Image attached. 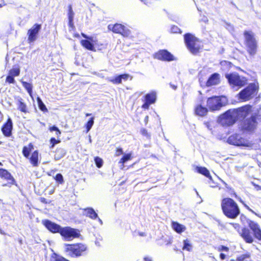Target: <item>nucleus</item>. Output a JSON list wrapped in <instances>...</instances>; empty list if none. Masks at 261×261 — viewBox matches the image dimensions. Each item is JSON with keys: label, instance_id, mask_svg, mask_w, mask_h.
Here are the masks:
<instances>
[{"label": "nucleus", "instance_id": "c85d7f7f", "mask_svg": "<svg viewBox=\"0 0 261 261\" xmlns=\"http://www.w3.org/2000/svg\"><path fill=\"white\" fill-rule=\"evenodd\" d=\"M133 159L132 153L131 152L125 153L120 159L118 163L121 165V169L124 167V164Z\"/></svg>", "mask_w": 261, "mask_h": 261}, {"label": "nucleus", "instance_id": "393cba45", "mask_svg": "<svg viewBox=\"0 0 261 261\" xmlns=\"http://www.w3.org/2000/svg\"><path fill=\"white\" fill-rule=\"evenodd\" d=\"M194 114L199 117H204L208 113V109L200 104L197 105L194 108Z\"/></svg>", "mask_w": 261, "mask_h": 261}, {"label": "nucleus", "instance_id": "f8f14e48", "mask_svg": "<svg viewBox=\"0 0 261 261\" xmlns=\"http://www.w3.org/2000/svg\"><path fill=\"white\" fill-rule=\"evenodd\" d=\"M230 224L246 243L251 244L254 242L251 232L248 228L246 227L241 228L240 225L237 223H232Z\"/></svg>", "mask_w": 261, "mask_h": 261}, {"label": "nucleus", "instance_id": "412c9836", "mask_svg": "<svg viewBox=\"0 0 261 261\" xmlns=\"http://www.w3.org/2000/svg\"><path fill=\"white\" fill-rule=\"evenodd\" d=\"M13 122L9 117L1 127V131L5 137H10L12 135Z\"/></svg>", "mask_w": 261, "mask_h": 261}, {"label": "nucleus", "instance_id": "c03bdc74", "mask_svg": "<svg viewBox=\"0 0 261 261\" xmlns=\"http://www.w3.org/2000/svg\"><path fill=\"white\" fill-rule=\"evenodd\" d=\"M123 154V151L121 147H118L116 148L115 152V156H117V157Z\"/></svg>", "mask_w": 261, "mask_h": 261}, {"label": "nucleus", "instance_id": "f704fd0d", "mask_svg": "<svg viewBox=\"0 0 261 261\" xmlns=\"http://www.w3.org/2000/svg\"><path fill=\"white\" fill-rule=\"evenodd\" d=\"M23 87L26 89L31 97H32L33 86L31 83L22 81L21 82Z\"/></svg>", "mask_w": 261, "mask_h": 261}, {"label": "nucleus", "instance_id": "bb28decb", "mask_svg": "<svg viewBox=\"0 0 261 261\" xmlns=\"http://www.w3.org/2000/svg\"><path fill=\"white\" fill-rule=\"evenodd\" d=\"M172 228L177 233L180 234L186 229V227L184 225H182L176 221H172L171 222Z\"/></svg>", "mask_w": 261, "mask_h": 261}, {"label": "nucleus", "instance_id": "79ce46f5", "mask_svg": "<svg viewBox=\"0 0 261 261\" xmlns=\"http://www.w3.org/2000/svg\"><path fill=\"white\" fill-rule=\"evenodd\" d=\"M55 179L60 184H62L64 182L63 177L61 173L57 174L55 177Z\"/></svg>", "mask_w": 261, "mask_h": 261}, {"label": "nucleus", "instance_id": "5fc2aeb1", "mask_svg": "<svg viewBox=\"0 0 261 261\" xmlns=\"http://www.w3.org/2000/svg\"><path fill=\"white\" fill-rule=\"evenodd\" d=\"M220 258L221 260H224L227 258V255L224 253H220Z\"/></svg>", "mask_w": 261, "mask_h": 261}, {"label": "nucleus", "instance_id": "6e6d98bb", "mask_svg": "<svg viewBox=\"0 0 261 261\" xmlns=\"http://www.w3.org/2000/svg\"><path fill=\"white\" fill-rule=\"evenodd\" d=\"M144 261H152V259L151 257L148 256H146L143 258Z\"/></svg>", "mask_w": 261, "mask_h": 261}, {"label": "nucleus", "instance_id": "7c9ffc66", "mask_svg": "<svg viewBox=\"0 0 261 261\" xmlns=\"http://www.w3.org/2000/svg\"><path fill=\"white\" fill-rule=\"evenodd\" d=\"M17 107L18 109L21 112L24 113H29V111L27 108V105L22 101L21 99H20L17 102Z\"/></svg>", "mask_w": 261, "mask_h": 261}, {"label": "nucleus", "instance_id": "20e7f679", "mask_svg": "<svg viewBox=\"0 0 261 261\" xmlns=\"http://www.w3.org/2000/svg\"><path fill=\"white\" fill-rule=\"evenodd\" d=\"M185 45L189 51L194 55L199 54L203 47L201 40L194 35L187 33L184 35Z\"/></svg>", "mask_w": 261, "mask_h": 261}, {"label": "nucleus", "instance_id": "39448f33", "mask_svg": "<svg viewBox=\"0 0 261 261\" xmlns=\"http://www.w3.org/2000/svg\"><path fill=\"white\" fill-rule=\"evenodd\" d=\"M243 35L247 53L250 56H254L257 53L258 43L253 33L251 31H245Z\"/></svg>", "mask_w": 261, "mask_h": 261}, {"label": "nucleus", "instance_id": "9d476101", "mask_svg": "<svg viewBox=\"0 0 261 261\" xmlns=\"http://www.w3.org/2000/svg\"><path fill=\"white\" fill-rule=\"evenodd\" d=\"M227 142L237 146L249 147L252 145V143L248 139L237 133L230 135L227 139Z\"/></svg>", "mask_w": 261, "mask_h": 261}, {"label": "nucleus", "instance_id": "423d86ee", "mask_svg": "<svg viewBox=\"0 0 261 261\" xmlns=\"http://www.w3.org/2000/svg\"><path fill=\"white\" fill-rule=\"evenodd\" d=\"M259 90L258 83H252L242 89L237 94V98L241 101H247L256 96Z\"/></svg>", "mask_w": 261, "mask_h": 261}, {"label": "nucleus", "instance_id": "4c0bfd02", "mask_svg": "<svg viewBox=\"0 0 261 261\" xmlns=\"http://www.w3.org/2000/svg\"><path fill=\"white\" fill-rule=\"evenodd\" d=\"M170 33L171 34H181V30L176 25H173L171 27L170 29Z\"/></svg>", "mask_w": 261, "mask_h": 261}, {"label": "nucleus", "instance_id": "4d7b16f0", "mask_svg": "<svg viewBox=\"0 0 261 261\" xmlns=\"http://www.w3.org/2000/svg\"><path fill=\"white\" fill-rule=\"evenodd\" d=\"M149 120V116L148 115L146 116L144 119V122L145 125H147Z\"/></svg>", "mask_w": 261, "mask_h": 261}, {"label": "nucleus", "instance_id": "7ed1b4c3", "mask_svg": "<svg viewBox=\"0 0 261 261\" xmlns=\"http://www.w3.org/2000/svg\"><path fill=\"white\" fill-rule=\"evenodd\" d=\"M221 207L223 214L229 219L237 218L241 213L237 203L230 197H225L222 199Z\"/></svg>", "mask_w": 261, "mask_h": 261}, {"label": "nucleus", "instance_id": "a19ab883", "mask_svg": "<svg viewBox=\"0 0 261 261\" xmlns=\"http://www.w3.org/2000/svg\"><path fill=\"white\" fill-rule=\"evenodd\" d=\"M250 257V255L249 254H243L238 256L236 258V261H244L245 259L248 258Z\"/></svg>", "mask_w": 261, "mask_h": 261}, {"label": "nucleus", "instance_id": "dca6fc26", "mask_svg": "<svg viewBox=\"0 0 261 261\" xmlns=\"http://www.w3.org/2000/svg\"><path fill=\"white\" fill-rule=\"evenodd\" d=\"M207 106L211 111H215L219 110L224 105L222 103L221 97L214 96L207 98Z\"/></svg>", "mask_w": 261, "mask_h": 261}, {"label": "nucleus", "instance_id": "4be33fe9", "mask_svg": "<svg viewBox=\"0 0 261 261\" xmlns=\"http://www.w3.org/2000/svg\"><path fill=\"white\" fill-rule=\"evenodd\" d=\"M156 99V93L152 91L147 93L144 96V102L142 105V108L144 109H148L149 106L154 103Z\"/></svg>", "mask_w": 261, "mask_h": 261}, {"label": "nucleus", "instance_id": "49530a36", "mask_svg": "<svg viewBox=\"0 0 261 261\" xmlns=\"http://www.w3.org/2000/svg\"><path fill=\"white\" fill-rule=\"evenodd\" d=\"M217 250L219 252L225 251L228 252L229 250V249L227 246L221 245L217 248Z\"/></svg>", "mask_w": 261, "mask_h": 261}, {"label": "nucleus", "instance_id": "ddd939ff", "mask_svg": "<svg viewBox=\"0 0 261 261\" xmlns=\"http://www.w3.org/2000/svg\"><path fill=\"white\" fill-rule=\"evenodd\" d=\"M82 36L85 38L80 41L81 45L86 49L96 51L95 44H97V39L96 37L87 36L84 33L81 34Z\"/></svg>", "mask_w": 261, "mask_h": 261}, {"label": "nucleus", "instance_id": "09e8293b", "mask_svg": "<svg viewBox=\"0 0 261 261\" xmlns=\"http://www.w3.org/2000/svg\"><path fill=\"white\" fill-rule=\"evenodd\" d=\"M240 219L241 222L243 224L245 223V222H246L248 224V222L251 221L250 220L248 219L247 217L244 214H241L240 215Z\"/></svg>", "mask_w": 261, "mask_h": 261}, {"label": "nucleus", "instance_id": "f3484780", "mask_svg": "<svg viewBox=\"0 0 261 261\" xmlns=\"http://www.w3.org/2000/svg\"><path fill=\"white\" fill-rule=\"evenodd\" d=\"M154 59L162 61L170 62L174 60L173 55L166 49H161L153 55Z\"/></svg>", "mask_w": 261, "mask_h": 261}, {"label": "nucleus", "instance_id": "603ef678", "mask_svg": "<svg viewBox=\"0 0 261 261\" xmlns=\"http://www.w3.org/2000/svg\"><path fill=\"white\" fill-rule=\"evenodd\" d=\"M41 202L44 203V204H49L51 203V201L48 200L47 199H46L44 197H40L39 199Z\"/></svg>", "mask_w": 261, "mask_h": 261}, {"label": "nucleus", "instance_id": "473e14b6", "mask_svg": "<svg viewBox=\"0 0 261 261\" xmlns=\"http://www.w3.org/2000/svg\"><path fill=\"white\" fill-rule=\"evenodd\" d=\"M220 65L221 69L224 71L229 70L232 66V64L230 62L225 60L221 61L220 62Z\"/></svg>", "mask_w": 261, "mask_h": 261}, {"label": "nucleus", "instance_id": "2eb2a0df", "mask_svg": "<svg viewBox=\"0 0 261 261\" xmlns=\"http://www.w3.org/2000/svg\"><path fill=\"white\" fill-rule=\"evenodd\" d=\"M3 165V164L0 162V166H2ZM0 178L7 181L6 184L3 185L4 187H10L16 184V181L11 173L7 170L2 168H0Z\"/></svg>", "mask_w": 261, "mask_h": 261}, {"label": "nucleus", "instance_id": "ea45409f", "mask_svg": "<svg viewBox=\"0 0 261 261\" xmlns=\"http://www.w3.org/2000/svg\"><path fill=\"white\" fill-rule=\"evenodd\" d=\"M61 141L60 140H57L54 137L51 138L49 140V143L50 145L49 148L50 149L53 148L56 144L59 143Z\"/></svg>", "mask_w": 261, "mask_h": 261}, {"label": "nucleus", "instance_id": "6ab92c4d", "mask_svg": "<svg viewBox=\"0 0 261 261\" xmlns=\"http://www.w3.org/2000/svg\"><path fill=\"white\" fill-rule=\"evenodd\" d=\"M248 226L249 227L253 238H255L259 241H261V228L259 225L253 221L248 222Z\"/></svg>", "mask_w": 261, "mask_h": 261}, {"label": "nucleus", "instance_id": "c756f323", "mask_svg": "<svg viewBox=\"0 0 261 261\" xmlns=\"http://www.w3.org/2000/svg\"><path fill=\"white\" fill-rule=\"evenodd\" d=\"M196 170L198 173L210 179H212V176L210 174V171L206 167L197 166L196 167Z\"/></svg>", "mask_w": 261, "mask_h": 261}, {"label": "nucleus", "instance_id": "72a5a7b5", "mask_svg": "<svg viewBox=\"0 0 261 261\" xmlns=\"http://www.w3.org/2000/svg\"><path fill=\"white\" fill-rule=\"evenodd\" d=\"M36 100L39 109L43 113H47L48 112V110L46 106L42 101L41 99L39 97H37Z\"/></svg>", "mask_w": 261, "mask_h": 261}, {"label": "nucleus", "instance_id": "052dcab7", "mask_svg": "<svg viewBox=\"0 0 261 261\" xmlns=\"http://www.w3.org/2000/svg\"><path fill=\"white\" fill-rule=\"evenodd\" d=\"M171 87L174 90H175L177 88V86H175L174 85L170 84Z\"/></svg>", "mask_w": 261, "mask_h": 261}, {"label": "nucleus", "instance_id": "cd10ccee", "mask_svg": "<svg viewBox=\"0 0 261 261\" xmlns=\"http://www.w3.org/2000/svg\"><path fill=\"white\" fill-rule=\"evenodd\" d=\"M84 215L92 219H96L98 215L94 209L92 207H88L84 209Z\"/></svg>", "mask_w": 261, "mask_h": 261}, {"label": "nucleus", "instance_id": "2f4dec72", "mask_svg": "<svg viewBox=\"0 0 261 261\" xmlns=\"http://www.w3.org/2000/svg\"><path fill=\"white\" fill-rule=\"evenodd\" d=\"M184 245L182 249L185 251L190 252L192 250L193 246L189 239H186L183 241Z\"/></svg>", "mask_w": 261, "mask_h": 261}, {"label": "nucleus", "instance_id": "a18cd8bd", "mask_svg": "<svg viewBox=\"0 0 261 261\" xmlns=\"http://www.w3.org/2000/svg\"><path fill=\"white\" fill-rule=\"evenodd\" d=\"M95 45L97 47V50H100V51L106 49L107 47V44H103V43L98 44L97 42V44H95Z\"/></svg>", "mask_w": 261, "mask_h": 261}, {"label": "nucleus", "instance_id": "864d4df0", "mask_svg": "<svg viewBox=\"0 0 261 261\" xmlns=\"http://www.w3.org/2000/svg\"><path fill=\"white\" fill-rule=\"evenodd\" d=\"M240 201L247 210L253 213H254V212L245 203L244 201L241 200Z\"/></svg>", "mask_w": 261, "mask_h": 261}, {"label": "nucleus", "instance_id": "3c124183", "mask_svg": "<svg viewBox=\"0 0 261 261\" xmlns=\"http://www.w3.org/2000/svg\"><path fill=\"white\" fill-rule=\"evenodd\" d=\"M53 261H69V260L62 256H56L55 257Z\"/></svg>", "mask_w": 261, "mask_h": 261}, {"label": "nucleus", "instance_id": "37998d69", "mask_svg": "<svg viewBox=\"0 0 261 261\" xmlns=\"http://www.w3.org/2000/svg\"><path fill=\"white\" fill-rule=\"evenodd\" d=\"M49 130L50 132L56 131V135L57 136H60L61 134V132L60 130L55 125H53L52 126L49 127Z\"/></svg>", "mask_w": 261, "mask_h": 261}, {"label": "nucleus", "instance_id": "a211bd4d", "mask_svg": "<svg viewBox=\"0 0 261 261\" xmlns=\"http://www.w3.org/2000/svg\"><path fill=\"white\" fill-rule=\"evenodd\" d=\"M41 29V24H34L32 28L28 30V42L29 43L34 42L37 38L39 32Z\"/></svg>", "mask_w": 261, "mask_h": 261}, {"label": "nucleus", "instance_id": "1a4fd4ad", "mask_svg": "<svg viewBox=\"0 0 261 261\" xmlns=\"http://www.w3.org/2000/svg\"><path fill=\"white\" fill-rule=\"evenodd\" d=\"M225 77L230 87L236 90L244 87L247 84V79L243 76L240 75L238 73H230L226 74Z\"/></svg>", "mask_w": 261, "mask_h": 261}, {"label": "nucleus", "instance_id": "c9c22d12", "mask_svg": "<svg viewBox=\"0 0 261 261\" xmlns=\"http://www.w3.org/2000/svg\"><path fill=\"white\" fill-rule=\"evenodd\" d=\"M20 72V68L19 67L12 68L9 71V74L15 77L19 75Z\"/></svg>", "mask_w": 261, "mask_h": 261}, {"label": "nucleus", "instance_id": "680f3d73", "mask_svg": "<svg viewBox=\"0 0 261 261\" xmlns=\"http://www.w3.org/2000/svg\"><path fill=\"white\" fill-rule=\"evenodd\" d=\"M139 235L141 236H145V234L144 232H140V233H139Z\"/></svg>", "mask_w": 261, "mask_h": 261}, {"label": "nucleus", "instance_id": "58836bf2", "mask_svg": "<svg viewBox=\"0 0 261 261\" xmlns=\"http://www.w3.org/2000/svg\"><path fill=\"white\" fill-rule=\"evenodd\" d=\"M94 161L96 164V166L97 168H100L103 165V161L102 159L98 156H96L94 158Z\"/></svg>", "mask_w": 261, "mask_h": 261}, {"label": "nucleus", "instance_id": "bf43d9fd", "mask_svg": "<svg viewBox=\"0 0 261 261\" xmlns=\"http://www.w3.org/2000/svg\"><path fill=\"white\" fill-rule=\"evenodd\" d=\"M255 188L257 190H261V186H259L258 185H256Z\"/></svg>", "mask_w": 261, "mask_h": 261}, {"label": "nucleus", "instance_id": "9b49d317", "mask_svg": "<svg viewBox=\"0 0 261 261\" xmlns=\"http://www.w3.org/2000/svg\"><path fill=\"white\" fill-rule=\"evenodd\" d=\"M59 234L62 239L66 241H71L80 237L81 233L79 229L70 226L61 227Z\"/></svg>", "mask_w": 261, "mask_h": 261}, {"label": "nucleus", "instance_id": "e433bc0d", "mask_svg": "<svg viewBox=\"0 0 261 261\" xmlns=\"http://www.w3.org/2000/svg\"><path fill=\"white\" fill-rule=\"evenodd\" d=\"M94 124V117H91L90 118V119L88 121V122L86 123L85 125L86 129V133H88L91 127H92L93 125Z\"/></svg>", "mask_w": 261, "mask_h": 261}, {"label": "nucleus", "instance_id": "13d9d810", "mask_svg": "<svg viewBox=\"0 0 261 261\" xmlns=\"http://www.w3.org/2000/svg\"><path fill=\"white\" fill-rule=\"evenodd\" d=\"M17 241H18L19 244L20 245H21L23 243V240L22 238H18Z\"/></svg>", "mask_w": 261, "mask_h": 261}, {"label": "nucleus", "instance_id": "0e129e2a", "mask_svg": "<svg viewBox=\"0 0 261 261\" xmlns=\"http://www.w3.org/2000/svg\"><path fill=\"white\" fill-rule=\"evenodd\" d=\"M3 142L0 141V145L2 144Z\"/></svg>", "mask_w": 261, "mask_h": 261}, {"label": "nucleus", "instance_id": "5701e85b", "mask_svg": "<svg viewBox=\"0 0 261 261\" xmlns=\"http://www.w3.org/2000/svg\"><path fill=\"white\" fill-rule=\"evenodd\" d=\"M133 76L128 73H124L117 75L114 78L109 80V82L113 84L117 85L122 83V80L127 81L128 80H132Z\"/></svg>", "mask_w": 261, "mask_h": 261}, {"label": "nucleus", "instance_id": "e2e57ef3", "mask_svg": "<svg viewBox=\"0 0 261 261\" xmlns=\"http://www.w3.org/2000/svg\"><path fill=\"white\" fill-rule=\"evenodd\" d=\"M86 116H88L91 115V114H88V113H87V114H86Z\"/></svg>", "mask_w": 261, "mask_h": 261}, {"label": "nucleus", "instance_id": "6e6552de", "mask_svg": "<svg viewBox=\"0 0 261 261\" xmlns=\"http://www.w3.org/2000/svg\"><path fill=\"white\" fill-rule=\"evenodd\" d=\"M34 145L30 143L28 146H24L22 148V153L24 158L28 159L34 167L39 166L40 162L39 159V151L37 150H34L30 156V152L33 149Z\"/></svg>", "mask_w": 261, "mask_h": 261}, {"label": "nucleus", "instance_id": "b1692460", "mask_svg": "<svg viewBox=\"0 0 261 261\" xmlns=\"http://www.w3.org/2000/svg\"><path fill=\"white\" fill-rule=\"evenodd\" d=\"M220 75L218 73H214L211 75L206 82L205 85L207 87L218 85L220 83Z\"/></svg>", "mask_w": 261, "mask_h": 261}, {"label": "nucleus", "instance_id": "4468645a", "mask_svg": "<svg viewBox=\"0 0 261 261\" xmlns=\"http://www.w3.org/2000/svg\"><path fill=\"white\" fill-rule=\"evenodd\" d=\"M109 31H112L115 34H118L124 37H127L130 35V31L125 25L121 23H116L110 24L108 25Z\"/></svg>", "mask_w": 261, "mask_h": 261}, {"label": "nucleus", "instance_id": "0eeeda50", "mask_svg": "<svg viewBox=\"0 0 261 261\" xmlns=\"http://www.w3.org/2000/svg\"><path fill=\"white\" fill-rule=\"evenodd\" d=\"M87 250V246L82 243L66 244L64 251L71 257H78L83 255Z\"/></svg>", "mask_w": 261, "mask_h": 261}, {"label": "nucleus", "instance_id": "f03ea898", "mask_svg": "<svg viewBox=\"0 0 261 261\" xmlns=\"http://www.w3.org/2000/svg\"><path fill=\"white\" fill-rule=\"evenodd\" d=\"M240 128L243 132L252 133L257 128L258 121H261V108L247 117H241Z\"/></svg>", "mask_w": 261, "mask_h": 261}, {"label": "nucleus", "instance_id": "a878e982", "mask_svg": "<svg viewBox=\"0 0 261 261\" xmlns=\"http://www.w3.org/2000/svg\"><path fill=\"white\" fill-rule=\"evenodd\" d=\"M74 13L73 11L72 6L69 5L68 6V24L69 28L72 30L75 29V27L73 23V17Z\"/></svg>", "mask_w": 261, "mask_h": 261}, {"label": "nucleus", "instance_id": "f257e3e1", "mask_svg": "<svg viewBox=\"0 0 261 261\" xmlns=\"http://www.w3.org/2000/svg\"><path fill=\"white\" fill-rule=\"evenodd\" d=\"M252 112V106L245 105L234 109H229L222 114L220 119L221 123L225 126H229L234 124L241 117H246Z\"/></svg>", "mask_w": 261, "mask_h": 261}, {"label": "nucleus", "instance_id": "de8ad7c7", "mask_svg": "<svg viewBox=\"0 0 261 261\" xmlns=\"http://www.w3.org/2000/svg\"><path fill=\"white\" fill-rule=\"evenodd\" d=\"M6 82L8 83L9 84H14L15 83V80L14 79V76L9 74L6 77Z\"/></svg>", "mask_w": 261, "mask_h": 261}, {"label": "nucleus", "instance_id": "aec40b11", "mask_svg": "<svg viewBox=\"0 0 261 261\" xmlns=\"http://www.w3.org/2000/svg\"><path fill=\"white\" fill-rule=\"evenodd\" d=\"M42 223L45 228L53 233H59L61 226L49 220L45 219L42 220Z\"/></svg>", "mask_w": 261, "mask_h": 261}, {"label": "nucleus", "instance_id": "69168bd1", "mask_svg": "<svg viewBox=\"0 0 261 261\" xmlns=\"http://www.w3.org/2000/svg\"><path fill=\"white\" fill-rule=\"evenodd\" d=\"M2 6H3V5L0 4V8L2 7Z\"/></svg>", "mask_w": 261, "mask_h": 261}, {"label": "nucleus", "instance_id": "8fccbe9b", "mask_svg": "<svg viewBox=\"0 0 261 261\" xmlns=\"http://www.w3.org/2000/svg\"><path fill=\"white\" fill-rule=\"evenodd\" d=\"M141 134L144 136H145L147 138H150V134L148 133L147 132V130L144 128H143L142 129H141Z\"/></svg>", "mask_w": 261, "mask_h": 261}]
</instances>
